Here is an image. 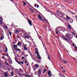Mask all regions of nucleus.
<instances>
[{
    "mask_svg": "<svg viewBox=\"0 0 77 77\" xmlns=\"http://www.w3.org/2000/svg\"><path fill=\"white\" fill-rule=\"evenodd\" d=\"M63 72H66L65 71V70H63Z\"/></svg>",
    "mask_w": 77,
    "mask_h": 77,
    "instance_id": "43",
    "label": "nucleus"
},
{
    "mask_svg": "<svg viewBox=\"0 0 77 77\" xmlns=\"http://www.w3.org/2000/svg\"><path fill=\"white\" fill-rule=\"evenodd\" d=\"M76 38H77V35H76Z\"/></svg>",
    "mask_w": 77,
    "mask_h": 77,
    "instance_id": "57",
    "label": "nucleus"
},
{
    "mask_svg": "<svg viewBox=\"0 0 77 77\" xmlns=\"http://www.w3.org/2000/svg\"><path fill=\"white\" fill-rule=\"evenodd\" d=\"M24 50H27V48H26V47L25 45L24 46Z\"/></svg>",
    "mask_w": 77,
    "mask_h": 77,
    "instance_id": "10",
    "label": "nucleus"
},
{
    "mask_svg": "<svg viewBox=\"0 0 77 77\" xmlns=\"http://www.w3.org/2000/svg\"><path fill=\"white\" fill-rule=\"evenodd\" d=\"M66 37H67V38H69V35L68 33H67L66 35Z\"/></svg>",
    "mask_w": 77,
    "mask_h": 77,
    "instance_id": "13",
    "label": "nucleus"
},
{
    "mask_svg": "<svg viewBox=\"0 0 77 77\" xmlns=\"http://www.w3.org/2000/svg\"><path fill=\"white\" fill-rule=\"evenodd\" d=\"M26 75L27 76V77H31V76L29 75Z\"/></svg>",
    "mask_w": 77,
    "mask_h": 77,
    "instance_id": "24",
    "label": "nucleus"
},
{
    "mask_svg": "<svg viewBox=\"0 0 77 77\" xmlns=\"http://www.w3.org/2000/svg\"><path fill=\"white\" fill-rule=\"evenodd\" d=\"M17 45H21V42H19L17 43Z\"/></svg>",
    "mask_w": 77,
    "mask_h": 77,
    "instance_id": "19",
    "label": "nucleus"
},
{
    "mask_svg": "<svg viewBox=\"0 0 77 77\" xmlns=\"http://www.w3.org/2000/svg\"><path fill=\"white\" fill-rule=\"evenodd\" d=\"M64 63H68V62H67V61L66 60H63Z\"/></svg>",
    "mask_w": 77,
    "mask_h": 77,
    "instance_id": "9",
    "label": "nucleus"
},
{
    "mask_svg": "<svg viewBox=\"0 0 77 77\" xmlns=\"http://www.w3.org/2000/svg\"><path fill=\"white\" fill-rule=\"evenodd\" d=\"M75 48H76V49H77V47H75Z\"/></svg>",
    "mask_w": 77,
    "mask_h": 77,
    "instance_id": "50",
    "label": "nucleus"
},
{
    "mask_svg": "<svg viewBox=\"0 0 77 77\" xmlns=\"http://www.w3.org/2000/svg\"><path fill=\"white\" fill-rule=\"evenodd\" d=\"M50 73H51V72H50V71H49L48 72V75H49V76H50V77H51V75L50 74Z\"/></svg>",
    "mask_w": 77,
    "mask_h": 77,
    "instance_id": "6",
    "label": "nucleus"
},
{
    "mask_svg": "<svg viewBox=\"0 0 77 77\" xmlns=\"http://www.w3.org/2000/svg\"><path fill=\"white\" fill-rule=\"evenodd\" d=\"M58 12H59V11H57V13H58Z\"/></svg>",
    "mask_w": 77,
    "mask_h": 77,
    "instance_id": "58",
    "label": "nucleus"
},
{
    "mask_svg": "<svg viewBox=\"0 0 77 77\" xmlns=\"http://www.w3.org/2000/svg\"><path fill=\"white\" fill-rule=\"evenodd\" d=\"M66 19H67V20H69L70 18H69V17H68V16H67L66 17Z\"/></svg>",
    "mask_w": 77,
    "mask_h": 77,
    "instance_id": "14",
    "label": "nucleus"
},
{
    "mask_svg": "<svg viewBox=\"0 0 77 77\" xmlns=\"http://www.w3.org/2000/svg\"><path fill=\"white\" fill-rule=\"evenodd\" d=\"M26 45V46H27V45Z\"/></svg>",
    "mask_w": 77,
    "mask_h": 77,
    "instance_id": "61",
    "label": "nucleus"
},
{
    "mask_svg": "<svg viewBox=\"0 0 77 77\" xmlns=\"http://www.w3.org/2000/svg\"><path fill=\"white\" fill-rule=\"evenodd\" d=\"M37 58L39 59H41V57H40V56H39V55H37Z\"/></svg>",
    "mask_w": 77,
    "mask_h": 77,
    "instance_id": "11",
    "label": "nucleus"
},
{
    "mask_svg": "<svg viewBox=\"0 0 77 77\" xmlns=\"http://www.w3.org/2000/svg\"><path fill=\"white\" fill-rule=\"evenodd\" d=\"M20 63H21L22 64H23V62H20Z\"/></svg>",
    "mask_w": 77,
    "mask_h": 77,
    "instance_id": "35",
    "label": "nucleus"
},
{
    "mask_svg": "<svg viewBox=\"0 0 77 77\" xmlns=\"http://www.w3.org/2000/svg\"><path fill=\"white\" fill-rule=\"evenodd\" d=\"M41 70L40 69H39L38 71V75H41Z\"/></svg>",
    "mask_w": 77,
    "mask_h": 77,
    "instance_id": "1",
    "label": "nucleus"
},
{
    "mask_svg": "<svg viewBox=\"0 0 77 77\" xmlns=\"http://www.w3.org/2000/svg\"><path fill=\"white\" fill-rule=\"evenodd\" d=\"M64 39H65V40H66V41H69V40L67 39L66 38H64Z\"/></svg>",
    "mask_w": 77,
    "mask_h": 77,
    "instance_id": "23",
    "label": "nucleus"
},
{
    "mask_svg": "<svg viewBox=\"0 0 77 77\" xmlns=\"http://www.w3.org/2000/svg\"><path fill=\"white\" fill-rule=\"evenodd\" d=\"M14 72L13 71L11 73V75L12 76L14 75Z\"/></svg>",
    "mask_w": 77,
    "mask_h": 77,
    "instance_id": "15",
    "label": "nucleus"
},
{
    "mask_svg": "<svg viewBox=\"0 0 77 77\" xmlns=\"http://www.w3.org/2000/svg\"><path fill=\"white\" fill-rule=\"evenodd\" d=\"M25 63H27V60H26L25 62Z\"/></svg>",
    "mask_w": 77,
    "mask_h": 77,
    "instance_id": "40",
    "label": "nucleus"
},
{
    "mask_svg": "<svg viewBox=\"0 0 77 77\" xmlns=\"http://www.w3.org/2000/svg\"><path fill=\"white\" fill-rule=\"evenodd\" d=\"M58 33H59V32H58V31H57V32H56V33L57 34H58Z\"/></svg>",
    "mask_w": 77,
    "mask_h": 77,
    "instance_id": "36",
    "label": "nucleus"
},
{
    "mask_svg": "<svg viewBox=\"0 0 77 77\" xmlns=\"http://www.w3.org/2000/svg\"><path fill=\"white\" fill-rule=\"evenodd\" d=\"M17 38H20V36H17Z\"/></svg>",
    "mask_w": 77,
    "mask_h": 77,
    "instance_id": "44",
    "label": "nucleus"
},
{
    "mask_svg": "<svg viewBox=\"0 0 77 77\" xmlns=\"http://www.w3.org/2000/svg\"><path fill=\"white\" fill-rule=\"evenodd\" d=\"M18 74L19 75H21V74L20 73H18Z\"/></svg>",
    "mask_w": 77,
    "mask_h": 77,
    "instance_id": "30",
    "label": "nucleus"
},
{
    "mask_svg": "<svg viewBox=\"0 0 77 77\" xmlns=\"http://www.w3.org/2000/svg\"><path fill=\"white\" fill-rule=\"evenodd\" d=\"M35 50H36V51H38V49L37 48H36L35 49Z\"/></svg>",
    "mask_w": 77,
    "mask_h": 77,
    "instance_id": "48",
    "label": "nucleus"
},
{
    "mask_svg": "<svg viewBox=\"0 0 77 77\" xmlns=\"http://www.w3.org/2000/svg\"><path fill=\"white\" fill-rule=\"evenodd\" d=\"M7 65H8V66H9V63H7Z\"/></svg>",
    "mask_w": 77,
    "mask_h": 77,
    "instance_id": "38",
    "label": "nucleus"
},
{
    "mask_svg": "<svg viewBox=\"0 0 77 77\" xmlns=\"http://www.w3.org/2000/svg\"><path fill=\"white\" fill-rule=\"evenodd\" d=\"M38 18L40 19V20H42V18H41V16L39 14L38 15Z\"/></svg>",
    "mask_w": 77,
    "mask_h": 77,
    "instance_id": "8",
    "label": "nucleus"
},
{
    "mask_svg": "<svg viewBox=\"0 0 77 77\" xmlns=\"http://www.w3.org/2000/svg\"><path fill=\"white\" fill-rule=\"evenodd\" d=\"M35 53L36 54H37V55H39V54L38 53V51H36L35 52Z\"/></svg>",
    "mask_w": 77,
    "mask_h": 77,
    "instance_id": "18",
    "label": "nucleus"
},
{
    "mask_svg": "<svg viewBox=\"0 0 77 77\" xmlns=\"http://www.w3.org/2000/svg\"><path fill=\"white\" fill-rule=\"evenodd\" d=\"M28 22L30 26H32V21L28 20Z\"/></svg>",
    "mask_w": 77,
    "mask_h": 77,
    "instance_id": "5",
    "label": "nucleus"
},
{
    "mask_svg": "<svg viewBox=\"0 0 77 77\" xmlns=\"http://www.w3.org/2000/svg\"><path fill=\"white\" fill-rule=\"evenodd\" d=\"M5 53H6V52H7V51H8V48H7V47H6L5 48Z\"/></svg>",
    "mask_w": 77,
    "mask_h": 77,
    "instance_id": "17",
    "label": "nucleus"
},
{
    "mask_svg": "<svg viewBox=\"0 0 77 77\" xmlns=\"http://www.w3.org/2000/svg\"><path fill=\"white\" fill-rule=\"evenodd\" d=\"M5 27V29H8V26H7L5 25L4 26Z\"/></svg>",
    "mask_w": 77,
    "mask_h": 77,
    "instance_id": "31",
    "label": "nucleus"
},
{
    "mask_svg": "<svg viewBox=\"0 0 77 77\" xmlns=\"http://www.w3.org/2000/svg\"><path fill=\"white\" fill-rule=\"evenodd\" d=\"M17 56H18V57L19 58L20 57L18 55H17Z\"/></svg>",
    "mask_w": 77,
    "mask_h": 77,
    "instance_id": "47",
    "label": "nucleus"
},
{
    "mask_svg": "<svg viewBox=\"0 0 77 77\" xmlns=\"http://www.w3.org/2000/svg\"><path fill=\"white\" fill-rule=\"evenodd\" d=\"M35 66L36 67V68H38V67H39V66L37 65H35Z\"/></svg>",
    "mask_w": 77,
    "mask_h": 77,
    "instance_id": "21",
    "label": "nucleus"
},
{
    "mask_svg": "<svg viewBox=\"0 0 77 77\" xmlns=\"http://www.w3.org/2000/svg\"><path fill=\"white\" fill-rule=\"evenodd\" d=\"M37 8H39V5H37Z\"/></svg>",
    "mask_w": 77,
    "mask_h": 77,
    "instance_id": "39",
    "label": "nucleus"
},
{
    "mask_svg": "<svg viewBox=\"0 0 77 77\" xmlns=\"http://www.w3.org/2000/svg\"><path fill=\"white\" fill-rule=\"evenodd\" d=\"M60 75H62V74H60Z\"/></svg>",
    "mask_w": 77,
    "mask_h": 77,
    "instance_id": "62",
    "label": "nucleus"
},
{
    "mask_svg": "<svg viewBox=\"0 0 77 77\" xmlns=\"http://www.w3.org/2000/svg\"><path fill=\"white\" fill-rule=\"evenodd\" d=\"M2 23H3V21L2 20H0V24H2Z\"/></svg>",
    "mask_w": 77,
    "mask_h": 77,
    "instance_id": "26",
    "label": "nucleus"
},
{
    "mask_svg": "<svg viewBox=\"0 0 77 77\" xmlns=\"http://www.w3.org/2000/svg\"><path fill=\"white\" fill-rule=\"evenodd\" d=\"M43 20H44L45 21H46V22H48V21H47V20H45L44 19Z\"/></svg>",
    "mask_w": 77,
    "mask_h": 77,
    "instance_id": "32",
    "label": "nucleus"
},
{
    "mask_svg": "<svg viewBox=\"0 0 77 77\" xmlns=\"http://www.w3.org/2000/svg\"><path fill=\"white\" fill-rule=\"evenodd\" d=\"M9 34L10 35V36H12V34H11V32L10 31H9Z\"/></svg>",
    "mask_w": 77,
    "mask_h": 77,
    "instance_id": "28",
    "label": "nucleus"
},
{
    "mask_svg": "<svg viewBox=\"0 0 77 77\" xmlns=\"http://www.w3.org/2000/svg\"><path fill=\"white\" fill-rule=\"evenodd\" d=\"M48 59H50V55L48 54Z\"/></svg>",
    "mask_w": 77,
    "mask_h": 77,
    "instance_id": "29",
    "label": "nucleus"
},
{
    "mask_svg": "<svg viewBox=\"0 0 77 77\" xmlns=\"http://www.w3.org/2000/svg\"><path fill=\"white\" fill-rule=\"evenodd\" d=\"M3 38H4V37H1V39H3Z\"/></svg>",
    "mask_w": 77,
    "mask_h": 77,
    "instance_id": "33",
    "label": "nucleus"
},
{
    "mask_svg": "<svg viewBox=\"0 0 77 77\" xmlns=\"http://www.w3.org/2000/svg\"><path fill=\"white\" fill-rule=\"evenodd\" d=\"M36 5H37V4H35V7H36Z\"/></svg>",
    "mask_w": 77,
    "mask_h": 77,
    "instance_id": "45",
    "label": "nucleus"
},
{
    "mask_svg": "<svg viewBox=\"0 0 77 77\" xmlns=\"http://www.w3.org/2000/svg\"><path fill=\"white\" fill-rule=\"evenodd\" d=\"M49 30H51V29H49Z\"/></svg>",
    "mask_w": 77,
    "mask_h": 77,
    "instance_id": "63",
    "label": "nucleus"
},
{
    "mask_svg": "<svg viewBox=\"0 0 77 77\" xmlns=\"http://www.w3.org/2000/svg\"><path fill=\"white\" fill-rule=\"evenodd\" d=\"M73 34L74 35H75V34L74 32H73Z\"/></svg>",
    "mask_w": 77,
    "mask_h": 77,
    "instance_id": "42",
    "label": "nucleus"
},
{
    "mask_svg": "<svg viewBox=\"0 0 77 77\" xmlns=\"http://www.w3.org/2000/svg\"><path fill=\"white\" fill-rule=\"evenodd\" d=\"M15 60H17V58H15Z\"/></svg>",
    "mask_w": 77,
    "mask_h": 77,
    "instance_id": "54",
    "label": "nucleus"
},
{
    "mask_svg": "<svg viewBox=\"0 0 77 77\" xmlns=\"http://www.w3.org/2000/svg\"><path fill=\"white\" fill-rule=\"evenodd\" d=\"M8 61L9 62H11V61H12V60H11V59L10 58H9Z\"/></svg>",
    "mask_w": 77,
    "mask_h": 77,
    "instance_id": "25",
    "label": "nucleus"
},
{
    "mask_svg": "<svg viewBox=\"0 0 77 77\" xmlns=\"http://www.w3.org/2000/svg\"><path fill=\"white\" fill-rule=\"evenodd\" d=\"M2 58L3 59H4V58H5V57H2Z\"/></svg>",
    "mask_w": 77,
    "mask_h": 77,
    "instance_id": "46",
    "label": "nucleus"
},
{
    "mask_svg": "<svg viewBox=\"0 0 77 77\" xmlns=\"http://www.w3.org/2000/svg\"><path fill=\"white\" fill-rule=\"evenodd\" d=\"M4 75L5 76V77H8V73L6 72H5L4 73Z\"/></svg>",
    "mask_w": 77,
    "mask_h": 77,
    "instance_id": "2",
    "label": "nucleus"
},
{
    "mask_svg": "<svg viewBox=\"0 0 77 77\" xmlns=\"http://www.w3.org/2000/svg\"><path fill=\"white\" fill-rule=\"evenodd\" d=\"M23 6H26V3H25V2H23Z\"/></svg>",
    "mask_w": 77,
    "mask_h": 77,
    "instance_id": "22",
    "label": "nucleus"
},
{
    "mask_svg": "<svg viewBox=\"0 0 77 77\" xmlns=\"http://www.w3.org/2000/svg\"><path fill=\"white\" fill-rule=\"evenodd\" d=\"M75 17H77V16H75Z\"/></svg>",
    "mask_w": 77,
    "mask_h": 77,
    "instance_id": "59",
    "label": "nucleus"
},
{
    "mask_svg": "<svg viewBox=\"0 0 77 77\" xmlns=\"http://www.w3.org/2000/svg\"><path fill=\"white\" fill-rule=\"evenodd\" d=\"M0 18H1V19H2V20H3V19L1 17H0Z\"/></svg>",
    "mask_w": 77,
    "mask_h": 77,
    "instance_id": "52",
    "label": "nucleus"
},
{
    "mask_svg": "<svg viewBox=\"0 0 77 77\" xmlns=\"http://www.w3.org/2000/svg\"><path fill=\"white\" fill-rule=\"evenodd\" d=\"M8 35H9V34H8Z\"/></svg>",
    "mask_w": 77,
    "mask_h": 77,
    "instance_id": "64",
    "label": "nucleus"
},
{
    "mask_svg": "<svg viewBox=\"0 0 77 77\" xmlns=\"http://www.w3.org/2000/svg\"><path fill=\"white\" fill-rule=\"evenodd\" d=\"M11 1V2H12V1H13V0H10Z\"/></svg>",
    "mask_w": 77,
    "mask_h": 77,
    "instance_id": "56",
    "label": "nucleus"
},
{
    "mask_svg": "<svg viewBox=\"0 0 77 77\" xmlns=\"http://www.w3.org/2000/svg\"><path fill=\"white\" fill-rule=\"evenodd\" d=\"M15 50H17V51H20L21 50L19 49H15Z\"/></svg>",
    "mask_w": 77,
    "mask_h": 77,
    "instance_id": "20",
    "label": "nucleus"
},
{
    "mask_svg": "<svg viewBox=\"0 0 77 77\" xmlns=\"http://www.w3.org/2000/svg\"><path fill=\"white\" fill-rule=\"evenodd\" d=\"M29 10L30 11H31L32 12H34V11H33L32 9L30 8H29Z\"/></svg>",
    "mask_w": 77,
    "mask_h": 77,
    "instance_id": "7",
    "label": "nucleus"
},
{
    "mask_svg": "<svg viewBox=\"0 0 77 77\" xmlns=\"http://www.w3.org/2000/svg\"><path fill=\"white\" fill-rule=\"evenodd\" d=\"M17 47H18V45H14V50H16L17 49V48H17Z\"/></svg>",
    "mask_w": 77,
    "mask_h": 77,
    "instance_id": "3",
    "label": "nucleus"
},
{
    "mask_svg": "<svg viewBox=\"0 0 77 77\" xmlns=\"http://www.w3.org/2000/svg\"><path fill=\"white\" fill-rule=\"evenodd\" d=\"M1 66V64L0 63V66Z\"/></svg>",
    "mask_w": 77,
    "mask_h": 77,
    "instance_id": "60",
    "label": "nucleus"
},
{
    "mask_svg": "<svg viewBox=\"0 0 77 77\" xmlns=\"http://www.w3.org/2000/svg\"><path fill=\"white\" fill-rule=\"evenodd\" d=\"M26 65H27V66H28V63H27V64H26Z\"/></svg>",
    "mask_w": 77,
    "mask_h": 77,
    "instance_id": "53",
    "label": "nucleus"
},
{
    "mask_svg": "<svg viewBox=\"0 0 77 77\" xmlns=\"http://www.w3.org/2000/svg\"><path fill=\"white\" fill-rule=\"evenodd\" d=\"M5 63H7V61H6V62H5Z\"/></svg>",
    "mask_w": 77,
    "mask_h": 77,
    "instance_id": "55",
    "label": "nucleus"
},
{
    "mask_svg": "<svg viewBox=\"0 0 77 77\" xmlns=\"http://www.w3.org/2000/svg\"><path fill=\"white\" fill-rule=\"evenodd\" d=\"M21 30V29L19 28L17 30H16L15 32L16 33H19V32Z\"/></svg>",
    "mask_w": 77,
    "mask_h": 77,
    "instance_id": "4",
    "label": "nucleus"
},
{
    "mask_svg": "<svg viewBox=\"0 0 77 77\" xmlns=\"http://www.w3.org/2000/svg\"><path fill=\"white\" fill-rule=\"evenodd\" d=\"M61 69H63V67L62 66L61 67Z\"/></svg>",
    "mask_w": 77,
    "mask_h": 77,
    "instance_id": "49",
    "label": "nucleus"
},
{
    "mask_svg": "<svg viewBox=\"0 0 77 77\" xmlns=\"http://www.w3.org/2000/svg\"><path fill=\"white\" fill-rule=\"evenodd\" d=\"M22 59H24V57H22Z\"/></svg>",
    "mask_w": 77,
    "mask_h": 77,
    "instance_id": "41",
    "label": "nucleus"
},
{
    "mask_svg": "<svg viewBox=\"0 0 77 77\" xmlns=\"http://www.w3.org/2000/svg\"><path fill=\"white\" fill-rule=\"evenodd\" d=\"M72 45L73 46H74L75 45V44L74 43L72 44Z\"/></svg>",
    "mask_w": 77,
    "mask_h": 77,
    "instance_id": "37",
    "label": "nucleus"
},
{
    "mask_svg": "<svg viewBox=\"0 0 77 77\" xmlns=\"http://www.w3.org/2000/svg\"><path fill=\"white\" fill-rule=\"evenodd\" d=\"M25 37L26 38H29V35H25Z\"/></svg>",
    "mask_w": 77,
    "mask_h": 77,
    "instance_id": "16",
    "label": "nucleus"
},
{
    "mask_svg": "<svg viewBox=\"0 0 77 77\" xmlns=\"http://www.w3.org/2000/svg\"><path fill=\"white\" fill-rule=\"evenodd\" d=\"M46 71H47V70H46V69H44V72L45 73Z\"/></svg>",
    "mask_w": 77,
    "mask_h": 77,
    "instance_id": "27",
    "label": "nucleus"
},
{
    "mask_svg": "<svg viewBox=\"0 0 77 77\" xmlns=\"http://www.w3.org/2000/svg\"><path fill=\"white\" fill-rule=\"evenodd\" d=\"M25 34L26 35H27V33H25Z\"/></svg>",
    "mask_w": 77,
    "mask_h": 77,
    "instance_id": "51",
    "label": "nucleus"
},
{
    "mask_svg": "<svg viewBox=\"0 0 77 77\" xmlns=\"http://www.w3.org/2000/svg\"><path fill=\"white\" fill-rule=\"evenodd\" d=\"M43 27H45V28L47 29V27L45 26H43Z\"/></svg>",
    "mask_w": 77,
    "mask_h": 77,
    "instance_id": "34",
    "label": "nucleus"
},
{
    "mask_svg": "<svg viewBox=\"0 0 77 77\" xmlns=\"http://www.w3.org/2000/svg\"><path fill=\"white\" fill-rule=\"evenodd\" d=\"M68 28H69V29H71V26H70V25H68Z\"/></svg>",
    "mask_w": 77,
    "mask_h": 77,
    "instance_id": "12",
    "label": "nucleus"
}]
</instances>
